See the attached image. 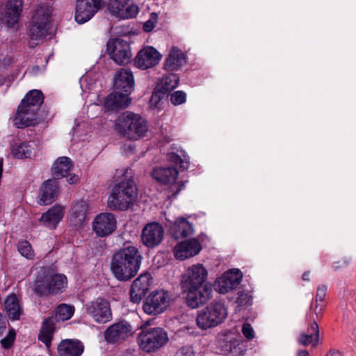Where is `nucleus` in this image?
Listing matches in <instances>:
<instances>
[{
    "instance_id": "obj_1",
    "label": "nucleus",
    "mask_w": 356,
    "mask_h": 356,
    "mask_svg": "<svg viewBox=\"0 0 356 356\" xmlns=\"http://www.w3.org/2000/svg\"><path fill=\"white\" fill-rule=\"evenodd\" d=\"M140 265V256L138 249L127 243L114 254L111 269L118 280L127 281L136 275Z\"/></svg>"
},
{
    "instance_id": "obj_2",
    "label": "nucleus",
    "mask_w": 356,
    "mask_h": 356,
    "mask_svg": "<svg viewBox=\"0 0 356 356\" xmlns=\"http://www.w3.org/2000/svg\"><path fill=\"white\" fill-rule=\"evenodd\" d=\"M115 131L129 139L138 140L146 136L148 124L140 115L127 111L117 118Z\"/></svg>"
},
{
    "instance_id": "obj_3",
    "label": "nucleus",
    "mask_w": 356,
    "mask_h": 356,
    "mask_svg": "<svg viewBox=\"0 0 356 356\" xmlns=\"http://www.w3.org/2000/svg\"><path fill=\"white\" fill-rule=\"evenodd\" d=\"M137 198V188L131 179L121 181L116 184L108 199V206L113 210H127Z\"/></svg>"
},
{
    "instance_id": "obj_4",
    "label": "nucleus",
    "mask_w": 356,
    "mask_h": 356,
    "mask_svg": "<svg viewBox=\"0 0 356 356\" xmlns=\"http://www.w3.org/2000/svg\"><path fill=\"white\" fill-rule=\"evenodd\" d=\"M227 316V309L222 302H211L197 313L195 321L197 326L206 330L221 324Z\"/></svg>"
},
{
    "instance_id": "obj_5",
    "label": "nucleus",
    "mask_w": 356,
    "mask_h": 356,
    "mask_svg": "<svg viewBox=\"0 0 356 356\" xmlns=\"http://www.w3.org/2000/svg\"><path fill=\"white\" fill-rule=\"evenodd\" d=\"M177 177L178 171L174 167L157 170V181L166 186L164 195L169 199L175 197L184 186L181 181H177Z\"/></svg>"
},
{
    "instance_id": "obj_6",
    "label": "nucleus",
    "mask_w": 356,
    "mask_h": 356,
    "mask_svg": "<svg viewBox=\"0 0 356 356\" xmlns=\"http://www.w3.org/2000/svg\"><path fill=\"white\" fill-rule=\"evenodd\" d=\"M66 277L63 274L45 275L38 278L34 284L35 293L42 295L47 293H58L67 286Z\"/></svg>"
},
{
    "instance_id": "obj_7",
    "label": "nucleus",
    "mask_w": 356,
    "mask_h": 356,
    "mask_svg": "<svg viewBox=\"0 0 356 356\" xmlns=\"http://www.w3.org/2000/svg\"><path fill=\"white\" fill-rule=\"evenodd\" d=\"M86 314L95 322L105 323L112 318L110 302L105 298H97L84 306Z\"/></svg>"
},
{
    "instance_id": "obj_8",
    "label": "nucleus",
    "mask_w": 356,
    "mask_h": 356,
    "mask_svg": "<svg viewBox=\"0 0 356 356\" xmlns=\"http://www.w3.org/2000/svg\"><path fill=\"white\" fill-rule=\"evenodd\" d=\"M107 51L113 61L125 65L131 61L132 53L129 42L122 39H112L107 42Z\"/></svg>"
},
{
    "instance_id": "obj_9",
    "label": "nucleus",
    "mask_w": 356,
    "mask_h": 356,
    "mask_svg": "<svg viewBox=\"0 0 356 356\" xmlns=\"http://www.w3.org/2000/svg\"><path fill=\"white\" fill-rule=\"evenodd\" d=\"M92 226L93 232L97 236H107L116 229V218L113 213H101L95 216Z\"/></svg>"
},
{
    "instance_id": "obj_10",
    "label": "nucleus",
    "mask_w": 356,
    "mask_h": 356,
    "mask_svg": "<svg viewBox=\"0 0 356 356\" xmlns=\"http://www.w3.org/2000/svg\"><path fill=\"white\" fill-rule=\"evenodd\" d=\"M207 270L202 264H197L190 266L182 276V288H194L204 286L203 284L207 280Z\"/></svg>"
},
{
    "instance_id": "obj_11",
    "label": "nucleus",
    "mask_w": 356,
    "mask_h": 356,
    "mask_svg": "<svg viewBox=\"0 0 356 356\" xmlns=\"http://www.w3.org/2000/svg\"><path fill=\"white\" fill-rule=\"evenodd\" d=\"M243 274L238 269H231L218 277L214 284L216 291L225 294L236 289L241 283Z\"/></svg>"
},
{
    "instance_id": "obj_12",
    "label": "nucleus",
    "mask_w": 356,
    "mask_h": 356,
    "mask_svg": "<svg viewBox=\"0 0 356 356\" xmlns=\"http://www.w3.org/2000/svg\"><path fill=\"white\" fill-rule=\"evenodd\" d=\"M108 10L113 15L121 19L134 18L138 13V6L130 3L129 0H109Z\"/></svg>"
},
{
    "instance_id": "obj_13",
    "label": "nucleus",
    "mask_w": 356,
    "mask_h": 356,
    "mask_svg": "<svg viewBox=\"0 0 356 356\" xmlns=\"http://www.w3.org/2000/svg\"><path fill=\"white\" fill-rule=\"evenodd\" d=\"M102 0H77L75 20L76 22H88L100 9Z\"/></svg>"
},
{
    "instance_id": "obj_14",
    "label": "nucleus",
    "mask_w": 356,
    "mask_h": 356,
    "mask_svg": "<svg viewBox=\"0 0 356 356\" xmlns=\"http://www.w3.org/2000/svg\"><path fill=\"white\" fill-rule=\"evenodd\" d=\"M184 289L187 292V305L193 309L197 308L206 303L211 297L212 288L209 284Z\"/></svg>"
},
{
    "instance_id": "obj_15",
    "label": "nucleus",
    "mask_w": 356,
    "mask_h": 356,
    "mask_svg": "<svg viewBox=\"0 0 356 356\" xmlns=\"http://www.w3.org/2000/svg\"><path fill=\"white\" fill-rule=\"evenodd\" d=\"M132 326L127 321H120L110 325L104 332V339L108 343L122 341L133 334Z\"/></svg>"
},
{
    "instance_id": "obj_16",
    "label": "nucleus",
    "mask_w": 356,
    "mask_h": 356,
    "mask_svg": "<svg viewBox=\"0 0 356 356\" xmlns=\"http://www.w3.org/2000/svg\"><path fill=\"white\" fill-rule=\"evenodd\" d=\"M153 278L148 273L141 274L132 283L130 289V300L134 303H139L149 289Z\"/></svg>"
},
{
    "instance_id": "obj_17",
    "label": "nucleus",
    "mask_w": 356,
    "mask_h": 356,
    "mask_svg": "<svg viewBox=\"0 0 356 356\" xmlns=\"http://www.w3.org/2000/svg\"><path fill=\"white\" fill-rule=\"evenodd\" d=\"M187 60L185 52L177 47H172L164 61L163 68L169 72L178 71L186 65Z\"/></svg>"
},
{
    "instance_id": "obj_18",
    "label": "nucleus",
    "mask_w": 356,
    "mask_h": 356,
    "mask_svg": "<svg viewBox=\"0 0 356 356\" xmlns=\"http://www.w3.org/2000/svg\"><path fill=\"white\" fill-rule=\"evenodd\" d=\"M152 320H148L142 325V332L138 337V343L142 350L147 353L154 352L156 349V328L148 327Z\"/></svg>"
},
{
    "instance_id": "obj_19",
    "label": "nucleus",
    "mask_w": 356,
    "mask_h": 356,
    "mask_svg": "<svg viewBox=\"0 0 356 356\" xmlns=\"http://www.w3.org/2000/svg\"><path fill=\"white\" fill-rule=\"evenodd\" d=\"M202 249L199 241L195 238H191L177 244L174 249L176 259L185 260L197 254Z\"/></svg>"
},
{
    "instance_id": "obj_20",
    "label": "nucleus",
    "mask_w": 356,
    "mask_h": 356,
    "mask_svg": "<svg viewBox=\"0 0 356 356\" xmlns=\"http://www.w3.org/2000/svg\"><path fill=\"white\" fill-rule=\"evenodd\" d=\"M37 112L19 104L15 117L12 119L14 126L22 129L34 125L37 122Z\"/></svg>"
},
{
    "instance_id": "obj_21",
    "label": "nucleus",
    "mask_w": 356,
    "mask_h": 356,
    "mask_svg": "<svg viewBox=\"0 0 356 356\" xmlns=\"http://www.w3.org/2000/svg\"><path fill=\"white\" fill-rule=\"evenodd\" d=\"M134 76L127 69L119 70L114 78V89L130 95L134 90Z\"/></svg>"
},
{
    "instance_id": "obj_22",
    "label": "nucleus",
    "mask_w": 356,
    "mask_h": 356,
    "mask_svg": "<svg viewBox=\"0 0 356 356\" xmlns=\"http://www.w3.org/2000/svg\"><path fill=\"white\" fill-rule=\"evenodd\" d=\"M88 204L86 201L80 200L76 202L71 209L69 222L75 227H81L86 222Z\"/></svg>"
},
{
    "instance_id": "obj_23",
    "label": "nucleus",
    "mask_w": 356,
    "mask_h": 356,
    "mask_svg": "<svg viewBox=\"0 0 356 356\" xmlns=\"http://www.w3.org/2000/svg\"><path fill=\"white\" fill-rule=\"evenodd\" d=\"M131 103L129 95L114 89L104 101V107L108 110L125 108Z\"/></svg>"
},
{
    "instance_id": "obj_24",
    "label": "nucleus",
    "mask_w": 356,
    "mask_h": 356,
    "mask_svg": "<svg viewBox=\"0 0 356 356\" xmlns=\"http://www.w3.org/2000/svg\"><path fill=\"white\" fill-rule=\"evenodd\" d=\"M58 184L56 180L45 181L40 189L38 203L42 205L51 204L58 195Z\"/></svg>"
},
{
    "instance_id": "obj_25",
    "label": "nucleus",
    "mask_w": 356,
    "mask_h": 356,
    "mask_svg": "<svg viewBox=\"0 0 356 356\" xmlns=\"http://www.w3.org/2000/svg\"><path fill=\"white\" fill-rule=\"evenodd\" d=\"M134 63L141 70L154 67L156 63V49L151 46L145 47L138 53Z\"/></svg>"
},
{
    "instance_id": "obj_26",
    "label": "nucleus",
    "mask_w": 356,
    "mask_h": 356,
    "mask_svg": "<svg viewBox=\"0 0 356 356\" xmlns=\"http://www.w3.org/2000/svg\"><path fill=\"white\" fill-rule=\"evenodd\" d=\"M64 213V208L56 205L42 213L40 222L49 228L55 229L58 223L63 219Z\"/></svg>"
},
{
    "instance_id": "obj_27",
    "label": "nucleus",
    "mask_w": 356,
    "mask_h": 356,
    "mask_svg": "<svg viewBox=\"0 0 356 356\" xmlns=\"http://www.w3.org/2000/svg\"><path fill=\"white\" fill-rule=\"evenodd\" d=\"M22 8V0H8L1 13L4 22H17Z\"/></svg>"
},
{
    "instance_id": "obj_28",
    "label": "nucleus",
    "mask_w": 356,
    "mask_h": 356,
    "mask_svg": "<svg viewBox=\"0 0 356 356\" xmlns=\"http://www.w3.org/2000/svg\"><path fill=\"white\" fill-rule=\"evenodd\" d=\"M83 351V346L79 341L65 339L58 346V352L60 356H80Z\"/></svg>"
},
{
    "instance_id": "obj_29",
    "label": "nucleus",
    "mask_w": 356,
    "mask_h": 356,
    "mask_svg": "<svg viewBox=\"0 0 356 356\" xmlns=\"http://www.w3.org/2000/svg\"><path fill=\"white\" fill-rule=\"evenodd\" d=\"M4 311L13 321L19 320L22 313V306L17 297L10 294L4 300Z\"/></svg>"
},
{
    "instance_id": "obj_30",
    "label": "nucleus",
    "mask_w": 356,
    "mask_h": 356,
    "mask_svg": "<svg viewBox=\"0 0 356 356\" xmlns=\"http://www.w3.org/2000/svg\"><path fill=\"white\" fill-rule=\"evenodd\" d=\"M298 341L302 346L312 345L315 347L319 342V327L316 321H313L307 330V333H302L298 339Z\"/></svg>"
},
{
    "instance_id": "obj_31",
    "label": "nucleus",
    "mask_w": 356,
    "mask_h": 356,
    "mask_svg": "<svg viewBox=\"0 0 356 356\" xmlns=\"http://www.w3.org/2000/svg\"><path fill=\"white\" fill-rule=\"evenodd\" d=\"M35 151L34 142H19L15 143L12 147V154L17 159L31 158Z\"/></svg>"
},
{
    "instance_id": "obj_32",
    "label": "nucleus",
    "mask_w": 356,
    "mask_h": 356,
    "mask_svg": "<svg viewBox=\"0 0 356 356\" xmlns=\"http://www.w3.org/2000/svg\"><path fill=\"white\" fill-rule=\"evenodd\" d=\"M72 168V163L69 158L65 156L60 157L52 166V175L55 179L67 177Z\"/></svg>"
},
{
    "instance_id": "obj_33",
    "label": "nucleus",
    "mask_w": 356,
    "mask_h": 356,
    "mask_svg": "<svg viewBox=\"0 0 356 356\" xmlns=\"http://www.w3.org/2000/svg\"><path fill=\"white\" fill-rule=\"evenodd\" d=\"M179 83V77L177 74L171 73L163 76L157 82V93L165 94L176 88Z\"/></svg>"
},
{
    "instance_id": "obj_34",
    "label": "nucleus",
    "mask_w": 356,
    "mask_h": 356,
    "mask_svg": "<svg viewBox=\"0 0 356 356\" xmlns=\"http://www.w3.org/2000/svg\"><path fill=\"white\" fill-rule=\"evenodd\" d=\"M43 102V95L38 90H33L26 94L20 104L38 112Z\"/></svg>"
},
{
    "instance_id": "obj_35",
    "label": "nucleus",
    "mask_w": 356,
    "mask_h": 356,
    "mask_svg": "<svg viewBox=\"0 0 356 356\" xmlns=\"http://www.w3.org/2000/svg\"><path fill=\"white\" fill-rule=\"evenodd\" d=\"M53 11V8L47 5L38 6L33 13V22H49L54 20Z\"/></svg>"
},
{
    "instance_id": "obj_36",
    "label": "nucleus",
    "mask_w": 356,
    "mask_h": 356,
    "mask_svg": "<svg viewBox=\"0 0 356 356\" xmlns=\"http://www.w3.org/2000/svg\"><path fill=\"white\" fill-rule=\"evenodd\" d=\"M141 238L145 246L150 248L156 246V222H149L145 226Z\"/></svg>"
},
{
    "instance_id": "obj_37",
    "label": "nucleus",
    "mask_w": 356,
    "mask_h": 356,
    "mask_svg": "<svg viewBox=\"0 0 356 356\" xmlns=\"http://www.w3.org/2000/svg\"><path fill=\"white\" fill-rule=\"evenodd\" d=\"M172 229L175 232V236L186 237L193 232L192 224L184 218H179L176 220L173 225Z\"/></svg>"
},
{
    "instance_id": "obj_38",
    "label": "nucleus",
    "mask_w": 356,
    "mask_h": 356,
    "mask_svg": "<svg viewBox=\"0 0 356 356\" xmlns=\"http://www.w3.org/2000/svg\"><path fill=\"white\" fill-rule=\"evenodd\" d=\"M54 330V320L47 319L44 321L42 327L39 334V339L48 347L51 343L53 332Z\"/></svg>"
},
{
    "instance_id": "obj_39",
    "label": "nucleus",
    "mask_w": 356,
    "mask_h": 356,
    "mask_svg": "<svg viewBox=\"0 0 356 356\" xmlns=\"http://www.w3.org/2000/svg\"><path fill=\"white\" fill-rule=\"evenodd\" d=\"M172 301V295L165 290L157 291V314L163 312Z\"/></svg>"
},
{
    "instance_id": "obj_40",
    "label": "nucleus",
    "mask_w": 356,
    "mask_h": 356,
    "mask_svg": "<svg viewBox=\"0 0 356 356\" xmlns=\"http://www.w3.org/2000/svg\"><path fill=\"white\" fill-rule=\"evenodd\" d=\"M222 350L225 355L230 356H240L243 354V349L237 339H232L227 341L222 346Z\"/></svg>"
},
{
    "instance_id": "obj_41",
    "label": "nucleus",
    "mask_w": 356,
    "mask_h": 356,
    "mask_svg": "<svg viewBox=\"0 0 356 356\" xmlns=\"http://www.w3.org/2000/svg\"><path fill=\"white\" fill-rule=\"evenodd\" d=\"M97 80L92 73H87L80 79V86L83 92H90L96 88Z\"/></svg>"
},
{
    "instance_id": "obj_42",
    "label": "nucleus",
    "mask_w": 356,
    "mask_h": 356,
    "mask_svg": "<svg viewBox=\"0 0 356 356\" xmlns=\"http://www.w3.org/2000/svg\"><path fill=\"white\" fill-rule=\"evenodd\" d=\"M49 24H33L29 31V35L33 40H38L45 37L48 34V25Z\"/></svg>"
},
{
    "instance_id": "obj_43",
    "label": "nucleus",
    "mask_w": 356,
    "mask_h": 356,
    "mask_svg": "<svg viewBox=\"0 0 356 356\" xmlns=\"http://www.w3.org/2000/svg\"><path fill=\"white\" fill-rule=\"evenodd\" d=\"M74 312L73 307L62 304L59 305L56 311V319L57 321H64L70 319Z\"/></svg>"
},
{
    "instance_id": "obj_44",
    "label": "nucleus",
    "mask_w": 356,
    "mask_h": 356,
    "mask_svg": "<svg viewBox=\"0 0 356 356\" xmlns=\"http://www.w3.org/2000/svg\"><path fill=\"white\" fill-rule=\"evenodd\" d=\"M168 159L183 170H187L189 167L190 159L187 155L183 154V156L181 157L175 153H170L168 154Z\"/></svg>"
},
{
    "instance_id": "obj_45",
    "label": "nucleus",
    "mask_w": 356,
    "mask_h": 356,
    "mask_svg": "<svg viewBox=\"0 0 356 356\" xmlns=\"http://www.w3.org/2000/svg\"><path fill=\"white\" fill-rule=\"evenodd\" d=\"M143 310L147 314H154L156 312V293L152 292L143 303Z\"/></svg>"
},
{
    "instance_id": "obj_46",
    "label": "nucleus",
    "mask_w": 356,
    "mask_h": 356,
    "mask_svg": "<svg viewBox=\"0 0 356 356\" xmlns=\"http://www.w3.org/2000/svg\"><path fill=\"white\" fill-rule=\"evenodd\" d=\"M18 251L27 259H32L34 253L31 244L27 241H23L18 244Z\"/></svg>"
},
{
    "instance_id": "obj_47",
    "label": "nucleus",
    "mask_w": 356,
    "mask_h": 356,
    "mask_svg": "<svg viewBox=\"0 0 356 356\" xmlns=\"http://www.w3.org/2000/svg\"><path fill=\"white\" fill-rule=\"evenodd\" d=\"M170 102L174 106L183 104L186 101V94L182 90H177L170 95Z\"/></svg>"
},
{
    "instance_id": "obj_48",
    "label": "nucleus",
    "mask_w": 356,
    "mask_h": 356,
    "mask_svg": "<svg viewBox=\"0 0 356 356\" xmlns=\"http://www.w3.org/2000/svg\"><path fill=\"white\" fill-rule=\"evenodd\" d=\"M15 338V332L14 330H10L8 335L1 341V345L4 348H9L13 343L14 342Z\"/></svg>"
},
{
    "instance_id": "obj_49",
    "label": "nucleus",
    "mask_w": 356,
    "mask_h": 356,
    "mask_svg": "<svg viewBox=\"0 0 356 356\" xmlns=\"http://www.w3.org/2000/svg\"><path fill=\"white\" fill-rule=\"evenodd\" d=\"M168 341L166 332L157 328V348L164 346Z\"/></svg>"
},
{
    "instance_id": "obj_50",
    "label": "nucleus",
    "mask_w": 356,
    "mask_h": 356,
    "mask_svg": "<svg viewBox=\"0 0 356 356\" xmlns=\"http://www.w3.org/2000/svg\"><path fill=\"white\" fill-rule=\"evenodd\" d=\"M241 330H242L243 334L244 335V337L246 339H248L249 340L254 339V330L250 324L247 323H244L243 325Z\"/></svg>"
},
{
    "instance_id": "obj_51",
    "label": "nucleus",
    "mask_w": 356,
    "mask_h": 356,
    "mask_svg": "<svg viewBox=\"0 0 356 356\" xmlns=\"http://www.w3.org/2000/svg\"><path fill=\"white\" fill-rule=\"evenodd\" d=\"M327 293V287L325 285L318 286L316 291V302H323L325 298Z\"/></svg>"
},
{
    "instance_id": "obj_52",
    "label": "nucleus",
    "mask_w": 356,
    "mask_h": 356,
    "mask_svg": "<svg viewBox=\"0 0 356 356\" xmlns=\"http://www.w3.org/2000/svg\"><path fill=\"white\" fill-rule=\"evenodd\" d=\"M116 33L122 36H131L132 35H137L138 32L136 31L129 30L127 26H122L121 29L118 31Z\"/></svg>"
},
{
    "instance_id": "obj_53",
    "label": "nucleus",
    "mask_w": 356,
    "mask_h": 356,
    "mask_svg": "<svg viewBox=\"0 0 356 356\" xmlns=\"http://www.w3.org/2000/svg\"><path fill=\"white\" fill-rule=\"evenodd\" d=\"M175 356H193V353L188 347H184L177 351Z\"/></svg>"
},
{
    "instance_id": "obj_54",
    "label": "nucleus",
    "mask_w": 356,
    "mask_h": 356,
    "mask_svg": "<svg viewBox=\"0 0 356 356\" xmlns=\"http://www.w3.org/2000/svg\"><path fill=\"white\" fill-rule=\"evenodd\" d=\"M67 177V181L70 184H75L79 180V177L74 174L70 175L68 173V175Z\"/></svg>"
},
{
    "instance_id": "obj_55",
    "label": "nucleus",
    "mask_w": 356,
    "mask_h": 356,
    "mask_svg": "<svg viewBox=\"0 0 356 356\" xmlns=\"http://www.w3.org/2000/svg\"><path fill=\"white\" fill-rule=\"evenodd\" d=\"M6 329V324L3 318L2 314L0 313V336L4 332Z\"/></svg>"
},
{
    "instance_id": "obj_56",
    "label": "nucleus",
    "mask_w": 356,
    "mask_h": 356,
    "mask_svg": "<svg viewBox=\"0 0 356 356\" xmlns=\"http://www.w3.org/2000/svg\"><path fill=\"white\" fill-rule=\"evenodd\" d=\"M156 229H157V244H158L159 243V238H160V236L163 235V231L162 227L161 225H159L158 223H157Z\"/></svg>"
},
{
    "instance_id": "obj_57",
    "label": "nucleus",
    "mask_w": 356,
    "mask_h": 356,
    "mask_svg": "<svg viewBox=\"0 0 356 356\" xmlns=\"http://www.w3.org/2000/svg\"><path fill=\"white\" fill-rule=\"evenodd\" d=\"M153 25H154V24H144V26H143L144 31H152L154 28Z\"/></svg>"
},
{
    "instance_id": "obj_58",
    "label": "nucleus",
    "mask_w": 356,
    "mask_h": 356,
    "mask_svg": "<svg viewBox=\"0 0 356 356\" xmlns=\"http://www.w3.org/2000/svg\"><path fill=\"white\" fill-rule=\"evenodd\" d=\"M327 356H342L341 353L338 350H331Z\"/></svg>"
},
{
    "instance_id": "obj_59",
    "label": "nucleus",
    "mask_w": 356,
    "mask_h": 356,
    "mask_svg": "<svg viewBox=\"0 0 356 356\" xmlns=\"http://www.w3.org/2000/svg\"><path fill=\"white\" fill-rule=\"evenodd\" d=\"M297 356H309L307 350H301L298 353Z\"/></svg>"
},
{
    "instance_id": "obj_60",
    "label": "nucleus",
    "mask_w": 356,
    "mask_h": 356,
    "mask_svg": "<svg viewBox=\"0 0 356 356\" xmlns=\"http://www.w3.org/2000/svg\"><path fill=\"white\" fill-rule=\"evenodd\" d=\"M302 280H309V273H305L302 275Z\"/></svg>"
},
{
    "instance_id": "obj_61",
    "label": "nucleus",
    "mask_w": 356,
    "mask_h": 356,
    "mask_svg": "<svg viewBox=\"0 0 356 356\" xmlns=\"http://www.w3.org/2000/svg\"><path fill=\"white\" fill-rule=\"evenodd\" d=\"M162 58V55L159 52L157 51V62L159 61Z\"/></svg>"
},
{
    "instance_id": "obj_62",
    "label": "nucleus",
    "mask_w": 356,
    "mask_h": 356,
    "mask_svg": "<svg viewBox=\"0 0 356 356\" xmlns=\"http://www.w3.org/2000/svg\"><path fill=\"white\" fill-rule=\"evenodd\" d=\"M156 94V89H154L153 91H152V97H154V95ZM152 99H153V97H152L150 102H152Z\"/></svg>"
},
{
    "instance_id": "obj_63",
    "label": "nucleus",
    "mask_w": 356,
    "mask_h": 356,
    "mask_svg": "<svg viewBox=\"0 0 356 356\" xmlns=\"http://www.w3.org/2000/svg\"><path fill=\"white\" fill-rule=\"evenodd\" d=\"M322 312V308L321 307L320 310H319V312Z\"/></svg>"
}]
</instances>
